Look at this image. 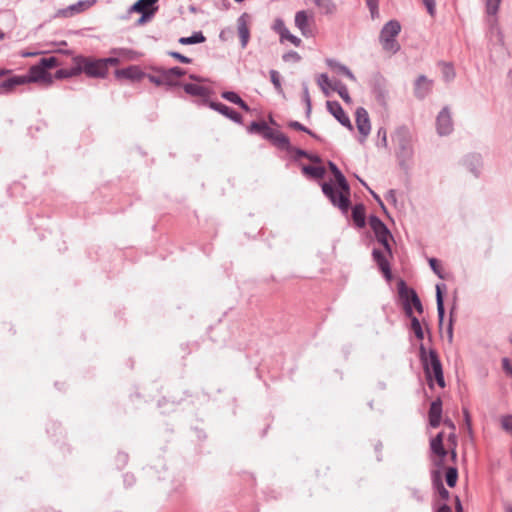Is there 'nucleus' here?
Masks as SVG:
<instances>
[{
    "label": "nucleus",
    "mask_w": 512,
    "mask_h": 512,
    "mask_svg": "<svg viewBox=\"0 0 512 512\" xmlns=\"http://www.w3.org/2000/svg\"><path fill=\"white\" fill-rule=\"evenodd\" d=\"M419 356L430 387L433 386L432 376H434L437 384L441 388H444L445 380L442 364L436 350L430 349L429 352H427L424 344L421 343L419 346Z\"/></svg>",
    "instance_id": "1"
},
{
    "label": "nucleus",
    "mask_w": 512,
    "mask_h": 512,
    "mask_svg": "<svg viewBox=\"0 0 512 512\" xmlns=\"http://www.w3.org/2000/svg\"><path fill=\"white\" fill-rule=\"evenodd\" d=\"M336 184L337 188L331 182H324L322 192L334 206L338 207L343 213H347L351 205L350 186L346 178Z\"/></svg>",
    "instance_id": "2"
},
{
    "label": "nucleus",
    "mask_w": 512,
    "mask_h": 512,
    "mask_svg": "<svg viewBox=\"0 0 512 512\" xmlns=\"http://www.w3.org/2000/svg\"><path fill=\"white\" fill-rule=\"evenodd\" d=\"M394 141L396 143V157L399 166L406 169L414 155L412 135L409 129L405 126L399 127L395 131Z\"/></svg>",
    "instance_id": "3"
},
{
    "label": "nucleus",
    "mask_w": 512,
    "mask_h": 512,
    "mask_svg": "<svg viewBox=\"0 0 512 512\" xmlns=\"http://www.w3.org/2000/svg\"><path fill=\"white\" fill-rule=\"evenodd\" d=\"M61 63L55 56L43 57L35 65H32L28 73L23 75L27 83L45 82L52 83V77L48 72L49 69L59 66Z\"/></svg>",
    "instance_id": "4"
},
{
    "label": "nucleus",
    "mask_w": 512,
    "mask_h": 512,
    "mask_svg": "<svg viewBox=\"0 0 512 512\" xmlns=\"http://www.w3.org/2000/svg\"><path fill=\"white\" fill-rule=\"evenodd\" d=\"M73 63L78 65L80 74L84 73L89 78H105L107 76L100 58L77 55L73 57Z\"/></svg>",
    "instance_id": "5"
},
{
    "label": "nucleus",
    "mask_w": 512,
    "mask_h": 512,
    "mask_svg": "<svg viewBox=\"0 0 512 512\" xmlns=\"http://www.w3.org/2000/svg\"><path fill=\"white\" fill-rule=\"evenodd\" d=\"M369 225L374 232L377 242L382 245L385 253L392 257V247L390 241L393 240V235L386 226V224L376 215L369 217Z\"/></svg>",
    "instance_id": "6"
},
{
    "label": "nucleus",
    "mask_w": 512,
    "mask_h": 512,
    "mask_svg": "<svg viewBox=\"0 0 512 512\" xmlns=\"http://www.w3.org/2000/svg\"><path fill=\"white\" fill-rule=\"evenodd\" d=\"M400 31V23L396 20H390L383 26L379 40L384 50L392 53L399 51L400 45L396 41L395 37L400 33Z\"/></svg>",
    "instance_id": "7"
},
{
    "label": "nucleus",
    "mask_w": 512,
    "mask_h": 512,
    "mask_svg": "<svg viewBox=\"0 0 512 512\" xmlns=\"http://www.w3.org/2000/svg\"><path fill=\"white\" fill-rule=\"evenodd\" d=\"M399 300L407 317H415L414 310L422 314L424 309L416 290H398Z\"/></svg>",
    "instance_id": "8"
},
{
    "label": "nucleus",
    "mask_w": 512,
    "mask_h": 512,
    "mask_svg": "<svg viewBox=\"0 0 512 512\" xmlns=\"http://www.w3.org/2000/svg\"><path fill=\"white\" fill-rule=\"evenodd\" d=\"M369 86L379 105L385 107L388 99V88L386 78L379 72L370 76Z\"/></svg>",
    "instance_id": "9"
},
{
    "label": "nucleus",
    "mask_w": 512,
    "mask_h": 512,
    "mask_svg": "<svg viewBox=\"0 0 512 512\" xmlns=\"http://www.w3.org/2000/svg\"><path fill=\"white\" fill-rule=\"evenodd\" d=\"M436 129L440 136H447L453 131V120L450 109L446 106L436 118Z\"/></svg>",
    "instance_id": "10"
},
{
    "label": "nucleus",
    "mask_w": 512,
    "mask_h": 512,
    "mask_svg": "<svg viewBox=\"0 0 512 512\" xmlns=\"http://www.w3.org/2000/svg\"><path fill=\"white\" fill-rule=\"evenodd\" d=\"M155 71L164 76L165 85L168 87L179 86L180 83L177 78L183 77L186 74V70L178 66L165 68H156Z\"/></svg>",
    "instance_id": "11"
},
{
    "label": "nucleus",
    "mask_w": 512,
    "mask_h": 512,
    "mask_svg": "<svg viewBox=\"0 0 512 512\" xmlns=\"http://www.w3.org/2000/svg\"><path fill=\"white\" fill-rule=\"evenodd\" d=\"M327 110L336 118V120L348 128L349 130H353L352 123L348 115L344 112L342 106L337 101H327L326 102Z\"/></svg>",
    "instance_id": "12"
},
{
    "label": "nucleus",
    "mask_w": 512,
    "mask_h": 512,
    "mask_svg": "<svg viewBox=\"0 0 512 512\" xmlns=\"http://www.w3.org/2000/svg\"><path fill=\"white\" fill-rule=\"evenodd\" d=\"M356 126L359 133L365 139L371 131V124L367 110L364 107H358L355 112Z\"/></svg>",
    "instance_id": "13"
},
{
    "label": "nucleus",
    "mask_w": 512,
    "mask_h": 512,
    "mask_svg": "<svg viewBox=\"0 0 512 512\" xmlns=\"http://www.w3.org/2000/svg\"><path fill=\"white\" fill-rule=\"evenodd\" d=\"M433 81L425 75H419L414 83V95L417 99L423 100L432 90Z\"/></svg>",
    "instance_id": "14"
},
{
    "label": "nucleus",
    "mask_w": 512,
    "mask_h": 512,
    "mask_svg": "<svg viewBox=\"0 0 512 512\" xmlns=\"http://www.w3.org/2000/svg\"><path fill=\"white\" fill-rule=\"evenodd\" d=\"M208 106L212 110L219 112L220 114L229 118L230 120L234 121L235 123H237V124L242 123V115L240 113H238L237 111H235L234 109L230 108L229 106H227L221 102H216V101H210L208 103Z\"/></svg>",
    "instance_id": "15"
},
{
    "label": "nucleus",
    "mask_w": 512,
    "mask_h": 512,
    "mask_svg": "<svg viewBox=\"0 0 512 512\" xmlns=\"http://www.w3.org/2000/svg\"><path fill=\"white\" fill-rule=\"evenodd\" d=\"M146 74L136 65H131L126 68L115 70V77L117 79H128L132 81H139L144 78Z\"/></svg>",
    "instance_id": "16"
},
{
    "label": "nucleus",
    "mask_w": 512,
    "mask_h": 512,
    "mask_svg": "<svg viewBox=\"0 0 512 512\" xmlns=\"http://www.w3.org/2000/svg\"><path fill=\"white\" fill-rule=\"evenodd\" d=\"M484 1H485V6H486V13L488 14V16L492 17L489 19L490 28L492 31L496 30L497 35L499 37H502L501 31L497 24V18L495 17L496 14L498 13V10H499L502 0H484Z\"/></svg>",
    "instance_id": "17"
},
{
    "label": "nucleus",
    "mask_w": 512,
    "mask_h": 512,
    "mask_svg": "<svg viewBox=\"0 0 512 512\" xmlns=\"http://www.w3.org/2000/svg\"><path fill=\"white\" fill-rule=\"evenodd\" d=\"M443 432L438 433L430 442L431 451L439 456V460L436 462V465L442 466L444 458L447 456V450L443 445Z\"/></svg>",
    "instance_id": "18"
},
{
    "label": "nucleus",
    "mask_w": 512,
    "mask_h": 512,
    "mask_svg": "<svg viewBox=\"0 0 512 512\" xmlns=\"http://www.w3.org/2000/svg\"><path fill=\"white\" fill-rule=\"evenodd\" d=\"M248 19H249V15L247 13H243L237 19L238 34L240 37V43H241L242 48H245L247 46L249 39H250V31L248 28Z\"/></svg>",
    "instance_id": "19"
},
{
    "label": "nucleus",
    "mask_w": 512,
    "mask_h": 512,
    "mask_svg": "<svg viewBox=\"0 0 512 512\" xmlns=\"http://www.w3.org/2000/svg\"><path fill=\"white\" fill-rule=\"evenodd\" d=\"M428 416L430 426L432 428L439 427L442 416V401L440 398H437L434 401H432L428 412Z\"/></svg>",
    "instance_id": "20"
},
{
    "label": "nucleus",
    "mask_w": 512,
    "mask_h": 512,
    "mask_svg": "<svg viewBox=\"0 0 512 512\" xmlns=\"http://www.w3.org/2000/svg\"><path fill=\"white\" fill-rule=\"evenodd\" d=\"M158 0H137L129 9V12L155 14L158 10Z\"/></svg>",
    "instance_id": "21"
},
{
    "label": "nucleus",
    "mask_w": 512,
    "mask_h": 512,
    "mask_svg": "<svg viewBox=\"0 0 512 512\" xmlns=\"http://www.w3.org/2000/svg\"><path fill=\"white\" fill-rule=\"evenodd\" d=\"M373 260L377 263L383 275L389 279L391 277V269L389 261L385 253L379 249L374 248L372 251Z\"/></svg>",
    "instance_id": "22"
},
{
    "label": "nucleus",
    "mask_w": 512,
    "mask_h": 512,
    "mask_svg": "<svg viewBox=\"0 0 512 512\" xmlns=\"http://www.w3.org/2000/svg\"><path fill=\"white\" fill-rule=\"evenodd\" d=\"M463 165L474 175L479 176L482 166V158L480 154L471 153L463 159Z\"/></svg>",
    "instance_id": "23"
},
{
    "label": "nucleus",
    "mask_w": 512,
    "mask_h": 512,
    "mask_svg": "<svg viewBox=\"0 0 512 512\" xmlns=\"http://www.w3.org/2000/svg\"><path fill=\"white\" fill-rule=\"evenodd\" d=\"M184 91L191 96H198L203 98L202 102L206 105L210 102L207 97L209 95V89L193 83L183 84Z\"/></svg>",
    "instance_id": "24"
},
{
    "label": "nucleus",
    "mask_w": 512,
    "mask_h": 512,
    "mask_svg": "<svg viewBox=\"0 0 512 512\" xmlns=\"http://www.w3.org/2000/svg\"><path fill=\"white\" fill-rule=\"evenodd\" d=\"M26 84L25 77L23 75H14L10 78L4 80L0 84V93H10L12 92L17 86H21Z\"/></svg>",
    "instance_id": "25"
},
{
    "label": "nucleus",
    "mask_w": 512,
    "mask_h": 512,
    "mask_svg": "<svg viewBox=\"0 0 512 512\" xmlns=\"http://www.w3.org/2000/svg\"><path fill=\"white\" fill-rule=\"evenodd\" d=\"M274 30L280 34L282 40L286 39L297 47L301 44V39L291 34L281 19L275 21Z\"/></svg>",
    "instance_id": "26"
},
{
    "label": "nucleus",
    "mask_w": 512,
    "mask_h": 512,
    "mask_svg": "<svg viewBox=\"0 0 512 512\" xmlns=\"http://www.w3.org/2000/svg\"><path fill=\"white\" fill-rule=\"evenodd\" d=\"M247 131L250 134H260L265 139L272 137V128H270L265 121L251 122V124L247 127Z\"/></svg>",
    "instance_id": "27"
},
{
    "label": "nucleus",
    "mask_w": 512,
    "mask_h": 512,
    "mask_svg": "<svg viewBox=\"0 0 512 512\" xmlns=\"http://www.w3.org/2000/svg\"><path fill=\"white\" fill-rule=\"evenodd\" d=\"M351 216L357 228H364L366 226V209L363 203L354 205Z\"/></svg>",
    "instance_id": "28"
},
{
    "label": "nucleus",
    "mask_w": 512,
    "mask_h": 512,
    "mask_svg": "<svg viewBox=\"0 0 512 512\" xmlns=\"http://www.w3.org/2000/svg\"><path fill=\"white\" fill-rule=\"evenodd\" d=\"M267 140L271 141L277 148L281 150L288 151L290 149H293V146L291 145L289 138L279 131L272 129V137L267 138Z\"/></svg>",
    "instance_id": "29"
},
{
    "label": "nucleus",
    "mask_w": 512,
    "mask_h": 512,
    "mask_svg": "<svg viewBox=\"0 0 512 512\" xmlns=\"http://www.w3.org/2000/svg\"><path fill=\"white\" fill-rule=\"evenodd\" d=\"M295 25L301 31L302 35L308 37L311 35L309 29V16L306 11H298L295 15Z\"/></svg>",
    "instance_id": "30"
},
{
    "label": "nucleus",
    "mask_w": 512,
    "mask_h": 512,
    "mask_svg": "<svg viewBox=\"0 0 512 512\" xmlns=\"http://www.w3.org/2000/svg\"><path fill=\"white\" fill-rule=\"evenodd\" d=\"M90 6V1H79L76 4L70 5L61 10L59 13L64 17H71L77 13L82 12L85 8Z\"/></svg>",
    "instance_id": "31"
},
{
    "label": "nucleus",
    "mask_w": 512,
    "mask_h": 512,
    "mask_svg": "<svg viewBox=\"0 0 512 512\" xmlns=\"http://www.w3.org/2000/svg\"><path fill=\"white\" fill-rule=\"evenodd\" d=\"M315 6L319 9L320 13L331 15L337 10L336 4L333 0H311Z\"/></svg>",
    "instance_id": "32"
},
{
    "label": "nucleus",
    "mask_w": 512,
    "mask_h": 512,
    "mask_svg": "<svg viewBox=\"0 0 512 512\" xmlns=\"http://www.w3.org/2000/svg\"><path fill=\"white\" fill-rule=\"evenodd\" d=\"M221 96L225 100L238 105L241 109H243L245 111H249V109H250L248 104L236 92L224 91V92H222Z\"/></svg>",
    "instance_id": "33"
},
{
    "label": "nucleus",
    "mask_w": 512,
    "mask_h": 512,
    "mask_svg": "<svg viewBox=\"0 0 512 512\" xmlns=\"http://www.w3.org/2000/svg\"><path fill=\"white\" fill-rule=\"evenodd\" d=\"M327 64L329 65V67H331L332 69H335L338 73L346 76L351 81H356L355 75L352 73V71L347 66H345L335 60H331V59L327 61Z\"/></svg>",
    "instance_id": "34"
},
{
    "label": "nucleus",
    "mask_w": 512,
    "mask_h": 512,
    "mask_svg": "<svg viewBox=\"0 0 512 512\" xmlns=\"http://www.w3.org/2000/svg\"><path fill=\"white\" fill-rule=\"evenodd\" d=\"M432 481H433L434 487L438 491L440 498L443 500H447L449 498L450 493L444 487L438 471L433 472Z\"/></svg>",
    "instance_id": "35"
},
{
    "label": "nucleus",
    "mask_w": 512,
    "mask_h": 512,
    "mask_svg": "<svg viewBox=\"0 0 512 512\" xmlns=\"http://www.w3.org/2000/svg\"><path fill=\"white\" fill-rule=\"evenodd\" d=\"M206 41L204 34L201 31L193 32L191 36L181 37L178 42L182 45L199 44Z\"/></svg>",
    "instance_id": "36"
},
{
    "label": "nucleus",
    "mask_w": 512,
    "mask_h": 512,
    "mask_svg": "<svg viewBox=\"0 0 512 512\" xmlns=\"http://www.w3.org/2000/svg\"><path fill=\"white\" fill-rule=\"evenodd\" d=\"M302 172L303 174L311 176L315 179H321L325 176L326 170L322 166L304 165L302 167Z\"/></svg>",
    "instance_id": "37"
},
{
    "label": "nucleus",
    "mask_w": 512,
    "mask_h": 512,
    "mask_svg": "<svg viewBox=\"0 0 512 512\" xmlns=\"http://www.w3.org/2000/svg\"><path fill=\"white\" fill-rule=\"evenodd\" d=\"M331 88L338 93L346 104L352 103V98L350 97L347 86L344 83L336 81Z\"/></svg>",
    "instance_id": "38"
},
{
    "label": "nucleus",
    "mask_w": 512,
    "mask_h": 512,
    "mask_svg": "<svg viewBox=\"0 0 512 512\" xmlns=\"http://www.w3.org/2000/svg\"><path fill=\"white\" fill-rule=\"evenodd\" d=\"M80 75V69L77 64H74L73 67L69 69H59L55 73L56 79H66Z\"/></svg>",
    "instance_id": "39"
},
{
    "label": "nucleus",
    "mask_w": 512,
    "mask_h": 512,
    "mask_svg": "<svg viewBox=\"0 0 512 512\" xmlns=\"http://www.w3.org/2000/svg\"><path fill=\"white\" fill-rule=\"evenodd\" d=\"M441 66L442 77L445 82H451L454 80L456 73L453 65L451 63L441 62L439 63Z\"/></svg>",
    "instance_id": "40"
},
{
    "label": "nucleus",
    "mask_w": 512,
    "mask_h": 512,
    "mask_svg": "<svg viewBox=\"0 0 512 512\" xmlns=\"http://www.w3.org/2000/svg\"><path fill=\"white\" fill-rule=\"evenodd\" d=\"M446 290H436V303H437V312H438V318L440 325L443 322L444 315H445V308H444V299H443V292Z\"/></svg>",
    "instance_id": "41"
},
{
    "label": "nucleus",
    "mask_w": 512,
    "mask_h": 512,
    "mask_svg": "<svg viewBox=\"0 0 512 512\" xmlns=\"http://www.w3.org/2000/svg\"><path fill=\"white\" fill-rule=\"evenodd\" d=\"M288 126L292 129H295V130H298V131H302V132H305L307 133L308 135H310L311 137H313L314 139L318 140V141H322L321 137L318 136L317 134H315L314 132H312L310 129H308L307 127H305L303 124H301L300 122L298 121H290L288 123Z\"/></svg>",
    "instance_id": "42"
},
{
    "label": "nucleus",
    "mask_w": 512,
    "mask_h": 512,
    "mask_svg": "<svg viewBox=\"0 0 512 512\" xmlns=\"http://www.w3.org/2000/svg\"><path fill=\"white\" fill-rule=\"evenodd\" d=\"M411 320V330L414 332L415 337L418 340L424 339V331L422 329L419 319L415 317H409Z\"/></svg>",
    "instance_id": "43"
},
{
    "label": "nucleus",
    "mask_w": 512,
    "mask_h": 512,
    "mask_svg": "<svg viewBox=\"0 0 512 512\" xmlns=\"http://www.w3.org/2000/svg\"><path fill=\"white\" fill-rule=\"evenodd\" d=\"M269 74H270V80L276 90V92L278 94H284V91H283V88H282V85H281V77H280V74L277 70H270L269 71Z\"/></svg>",
    "instance_id": "44"
},
{
    "label": "nucleus",
    "mask_w": 512,
    "mask_h": 512,
    "mask_svg": "<svg viewBox=\"0 0 512 512\" xmlns=\"http://www.w3.org/2000/svg\"><path fill=\"white\" fill-rule=\"evenodd\" d=\"M458 471L455 467H449L445 473V480L449 487H454L457 483Z\"/></svg>",
    "instance_id": "45"
},
{
    "label": "nucleus",
    "mask_w": 512,
    "mask_h": 512,
    "mask_svg": "<svg viewBox=\"0 0 512 512\" xmlns=\"http://www.w3.org/2000/svg\"><path fill=\"white\" fill-rule=\"evenodd\" d=\"M302 89H303V101L306 104V115L309 117L311 114L312 105H311V99H310V95H309L308 86L306 83H302Z\"/></svg>",
    "instance_id": "46"
},
{
    "label": "nucleus",
    "mask_w": 512,
    "mask_h": 512,
    "mask_svg": "<svg viewBox=\"0 0 512 512\" xmlns=\"http://www.w3.org/2000/svg\"><path fill=\"white\" fill-rule=\"evenodd\" d=\"M317 83L320 86V88L322 89V91L327 95L328 91L326 89V86H330V87L332 86L327 74H320L318 76Z\"/></svg>",
    "instance_id": "47"
},
{
    "label": "nucleus",
    "mask_w": 512,
    "mask_h": 512,
    "mask_svg": "<svg viewBox=\"0 0 512 512\" xmlns=\"http://www.w3.org/2000/svg\"><path fill=\"white\" fill-rule=\"evenodd\" d=\"M167 54L171 57H173L174 59H176L177 61L183 63V64H190L192 63V59L189 58V57H186L185 55L179 53V52H176V51H168Z\"/></svg>",
    "instance_id": "48"
},
{
    "label": "nucleus",
    "mask_w": 512,
    "mask_h": 512,
    "mask_svg": "<svg viewBox=\"0 0 512 512\" xmlns=\"http://www.w3.org/2000/svg\"><path fill=\"white\" fill-rule=\"evenodd\" d=\"M103 64V67L108 74V68L109 66H116L120 63V60L118 57H107V58H100Z\"/></svg>",
    "instance_id": "49"
},
{
    "label": "nucleus",
    "mask_w": 512,
    "mask_h": 512,
    "mask_svg": "<svg viewBox=\"0 0 512 512\" xmlns=\"http://www.w3.org/2000/svg\"><path fill=\"white\" fill-rule=\"evenodd\" d=\"M501 426L505 431L512 433V415L503 416Z\"/></svg>",
    "instance_id": "50"
},
{
    "label": "nucleus",
    "mask_w": 512,
    "mask_h": 512,
    "mask_svg": "<svg viewBox=\"0 0 512 512\" xmlns=\"http://www.w3.org/2000/svg\"><path fill=\"white\" fill-rule=\"evenodd\" d=\"M371 16L374 18L378 14L379 0H366Z\"/></svg>",
    "instance_id": "51"
},
{
    "label": "nucleus",
    "mask_w": 512,
    "mask_h": 512,
    "mask_svg": "<svg viewBox=\"0 0 512 512\" xmlns=\"http://www.w3.org/2000/svg\"><path fill=\"white\" fill-rule=\"evenodd\" d=\"M427 12L430 16H434L436 13V2L435 0H422Z\"/></svg>",
    "instance_id": "52"
},
{
    "label": "nucleus",
    "mask_w": 512,
    "mask_h": 512,
    "mask_svg": "<svg viewBox=\"0 0 512 512\" xmlns=\"http://www.w3.org/2000/svg\"><path fill=\"white\" fill-rule=\"evenodd\" d=\"M377 136L380 139L381 146L386 148L387 143V131L384 127H380L377 131Z\"/></svg>",
    "instance_id": "53"
},
{
    "label": "nucleus",
    "mask_w": 512,
    "mask_h": 512,
    "mask_svg": "<svg viewBox=\"0 0 512 512\" xmlns=\"http://www.w3.org/2000/svg\"><path fill=\"white\" fill-rule=\"evenodd\" d=\"M147 77L149 81L156 86L165 85L164 76L162 74H159V76L148 74Z\"/></svg>",
    "instance_id": "54"
},
{
    "label": "nucleus",
    "mask_w": 512,
    "mask_h": 512,
    "mask_svg": "<svg viewBox=\"0 0 512 512\" xmlns=\"http://www.w3.org/2000/svg\"><path fill=\"white\" fill-rule=\"evenodd\" d=\"M287 152L295 154L294 160H298V159L303 158V157L306 158L308 156V152L307 151H305V150H303L301 148H296L294 146H293V149H290Z\"/></svg>",
    "instance_id": "55"
},
{
    "label": "nucleus",
    "mask_w": 512,
    "mask_h": 512,
    "mask_svg": "<svg viewBox=\"0 0 512 512\" xmlns=\"http://www.w3.org/2000/svg\"><path fill=\"white\" fill-rule=\"evenodd\" d=\"M300 59H301V57L296 51H289L283 55V60L286 62L290 61V60L298 62V61H300Z\"/></svg>",
    "instance_id": "56"
},
{
    "label": "nucleus",
    "mask_w": 512,
    "mask_h": 512,
    "mask_svg": "<svg viewBox=\"0 0 512 512\" xmlns=\"http://www.w3.org/2000/svg\"><path fill=\"white\" fill-rule=\"evenodd\" d=\"M429 264L431 269L439 276L442 277L440 274V262L436 258L429 259Z\"/></svg>",
    "instance_id": "57"
},
{
    "label": "nucleus",
    "mask_w": 512,
    "mask_h": 512,
    "mask_svg": "<svg viewBox=\"0 0 512 512\" xmlns=\"http://www.w3.org/2000/svg\"><path fill=\"white\" fill-rule=\"evenodd\" d=\"M463 414H464L465 424H466V426L468 428V432L470 434H472L471 417H470L469 411L466 408H463Z\"/></svg>",
    "instance_id": "58"
},
{
    "label": "nucleus",
    "mask_w": 512,
    "mask_h": 512,
    "mask_svg": "<svg viewBox=\"0 0 512 512\" xmlns=\"http://www.w3.org/2000/svg\"><path fill=\"white\" fill-rule=\"evenodd\" d=\"M140 14H141V16L137 20V24L138 25H142V24L146 23L148 20H150L154 16V14H151V12L150 13L149 12L148 13L147 12L146 13H140Z\"/></svg>",
    "instance_id": "59"
},
{
    "label": "nucleus",
    "mask_w": 512,
    "mask_h": 512,
    "mask_svg": "<svg viewBox=\"0 0 512 512\" xmlns=\"http://www.w3.org/2000/svg\"><path fill=\"white\" fill-rule=\"evenodd\" d=\"M502 367H503V370L509 374L510 376H512V366L510 364V361L507 359V358H503L502 360Z\"/></svg>",
    "instance_id": "60"
},
{
    "label": "nucleus",
    "mask_w": 512,
    "mask_h": 512,
    "mask_svg": "<svg viewBox=\"0 0 512 512\" xmlns=\"http://www.w3.org/2000/svg\"><path fill=\"white\" fill-rule=\"evenodd\" d=\"M386 200L389 202H392L393 204H396L397 198H396V191L391 189L386 194Z\"/></svg>",
    "instance_id": "61"
},
{
    "label": "nucleus",
    "mask_w": 512,
    "mask_h": 512,
    "mask_svg": "<svg viewBox=\"0 0 512 512\" xmlns=\"http://www.w3.org/2000/svg\"><path fill=\"white\" fill-rule=\"evenodd\" d=\"M328 167H329V169H330L331 173L334 175V177H335L336 175H338L339 173H341L340 169H339V168L337 167V165H336L334 162H332V161H328Z\"/></svg>",
    "instance_id": "62"
},
{
    "label": "nucleus",
    "mask_w": 512,
    "mask_h": 512,
    "mask_svg": "<svg viewBox=\"0 0 512 512\" xmlns=\"http://www.w3.org/2000/svg\"><path fill=\"white\" fill-rule=\"evenodd\" d=\"M370 193L372 194L373 198L379 203V205L381 206L382 210L387 213V210H386V207L385 205L383 204L381 198L379 197L378 194H376L374 191L370 190Z\"/></svg>",
    "instance_id": "63"
},
{
    "label": "nucleus",
    "mask_w": 512,
    "mask_h": 512,
    "mask_svg": "<svg viewBox=\"0 0 512 512\" xmlns=\"http://www.w3.org/2000/svg\"><path fill=\"white\" fill-rule=\"evenodd\" d=\"M437 512H452V510L450 506H448L447 504H443L438 508Z\"/></svg>",
    "instance_id": "64"
}]
</instances>
